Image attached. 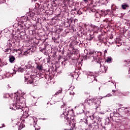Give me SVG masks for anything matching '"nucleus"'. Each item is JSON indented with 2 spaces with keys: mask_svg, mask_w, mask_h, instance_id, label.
Instances as JSON below:
<instances>
[{
  "mask_svg": "<svg viewBox=\"0 0 130 130\" xmlns=\"http://www.w3.org/2000/svg\"><path fill=\"white\" fill-rule=\"evenodd\" d=\"M59 91H57V92L56 93V95H57V94H59V93H60V92H61V89L59 90Z\"/></svg>",
  "mask_w": 130,
  "mask_h": 130,
  "instance_id": "11",
  "label": "nucleus"
},
{
  "mask_svg": "<svg viewBox=\"0 0 130 130\" xmlns=\"http://www.w3.org/2000/svg\"><path fill=\"white\" fill-rule=\"evenodd\" d=\"M127 113L129 112V111H127Z\"/></svg>",
  "mask_w": 130,
  "mask_h": 130,
  "instance_id": "16",
  "label": "nucleus"
},
{
  "mask_svg": "<svg viewBox=\"0 0 130 130\" xmlns=\"http://www.w3.org/2000/svg\"><path fill=\"white\" fill-rule=\"evenodd\" d=\"M9 60L11 62H13V61H14V60H15V57H14L13 56L9 57Z\"/></svg>",
  "mask_w": 130,
  "mask_h": 130,
  "instance_id": "3",
  "label": "nucleus"
},
{
  "mask_svg": "<svg viewBox=\"0 0 130 130\" xmlns=\"http://www.w3.org/2000/svg\"><path fill=\"white\" fill-rule=\"evenodd\" d=\"M111 61V58L110 57H108L107 59V62H109V61Z\"/></svg>",
  "mask_w": 130,
  "mask_h": 130,
  "instance_id": "8",
  "label": "nucleus"
},
{
  "mask_svg": "<svg viewBox=\"0 0 130 130\" xmlns=\"http://www.w3.org/2000/svg\"><path fill=\"white\" fill-rule=\"evenodd\" d=\"M23 128V124L20 123V125L18 127V130H21Z\"/></svg>",
  "mask_w": 130,
  "mask_h": 130,
  "instance_id": "7",
  "label": "nucleus"
},
{
  "mask_svg": "<svg viewBox=\"0 0 130 130\" xmlns=\"http://www.w3.org/2000/svg\"><path fill=\"white\" fill-rule=\"evenodd\" d=\"M91 125H92V124L91 123L88 124V126L90 127V126H91Z\"/></svg>",
  "mask_w": 130,
  "mask_h": 130,
  "instance_id": "13",
  "label": "nucleus"
},
{
  "mask_svg": "<svg viewBox=\"0 0 130 130\" xmlns=\"http://www.w3.org/2000/svg\"><path fill=\"white\" fill-rule=\"evenodd\" d=\"M127 7H128V5H127L126 4L122 5V8L123 10H125V9H126V8H127Z\"/></svg>",
  "mask_w": 130,
  "mask_h": 130,
  "instance_id": "4",
  "label": "nucleus"
},
{
  "mask_svg": "<svg viewBox=\"0 0 130 130\" xmlns=\"http://www.w3.org/2000/svg\"><path fill=\"white\" fill-rule=\"evenodd\" d=\"M120 106H122V105H120Z\"/></svg>",
  "mask_w": 130,
  "mask_h": 130,
  "instance_id": "18",
  "label": "nucleus"
},
{
  "mask_svg": "<svg viewBox=\"0 0 130 130\" xmlns=\"http://www.w3.org/2000/svg\"><path fill=\"white\" fill-rule=\"evenodd\" d=\"M6 125H5V124H2V126H0V128H3V127H5Z\"/></svg>",
  "mask_w": 130,
  "mask_h": 130,
  "instance_id": "10",
  "label": "nucleus"
},
{
  "mask_svg": "<svg viewBox=\"0 0 130 130\" xmlns=\"http://www.w3.org/2000/svg\"><path fill=\"white\" fill-rule=\"evenodd\" d=\"M84 2H87V0H84Z\"/></svg>",
  "mask_w": 130,
  "mask_h": 130,
  "instance_id": "17",
  "label": "nucleus"
},
{
  "mask_svg": "<svg viewBox=\"0 0 130 130\" xmlns=\"http://www.w3.org/2000/svg\"><path fill=\"white\" fill-rule=\"evenodd\" d=\"M106 97H109V95H107Z\"/></svg>",
  "mask_w": 130,
  "mask_h": 130,
  "instance_id": "15",
  "label": "nucleus"
},
{
  "mask_svg": "<svg viewBox=\"0 0 130 130\" xmlns=\"http://www.w3.org/2000/svg\"><path fill=\"white\" fill-rule=\"evenodd\" d=\"M37 69H38V70H39V71H41V70H42V69H43L42 66L38 65L37 67Z\"/></svg>",
  "mask_w": 130,
  "mask_h": 130,
  "instance_id": "6",
  "label": "nucleus"
},
{
  "mask_svg": "<svg viewBox=\"0 0 130 130\" xmlns=\"http://www.w3.org/2000/svg\"><path fill=\"white\" fill-rule=\"evenodd\" d=\"M89 54H91V55H92V54H94V51H90V52H89Z\"/></svg>",
  "mask_w": 130,
  "mask_h": 130,
  "instance_id": "12",
  "label": "nucleus"
},
{
  "mask_svg": "<svg viewBox=\"0 0 130 130\" xmlns=\"http://www.w3.org/2000/svg\"><path fill=\"white\" fill-rule=\"evenodd\" d=\"M14 75H15L16 74V71H14V72L13 73Z\"/></svg>",
  "mask_w": 130,
  "mask_h": 130,
  "instance_id": "14",
  "label": "nucleus"
},
{
  "mask_svg": "<svg viewBox=\"0 0 130 130\" xmlns=\"http://www.w3.org/2000/svg\"><path fill=\"white\" fill-rule=\"evenodd\" d=\"M120 116V114L118 113H115L114 114V117H119Z\"/></svg>",
  "mask_w": 130,
  "mask_h": 130,
  "instance_id": "5",
  "label": "nucleus"
},
{
  "mask_svg": "<svg viewBox=\"0 0 130 130\" xmlns=\"http://www.w3.org/2000/svg\"><path fill=\"white\" fill-rule=\"evenodd\" d=\"M96 99H90V98H87L86 100H85V103H88L89 104V105H92V104L93 103H96Z\"/></svg>",
  "mask_w": 130,
  "mask_h": 130,
  "instance_id": "2",
  "label": "nucleus"
},
{
  "mask_svg": "<svg viewBox=\"0 0 130 130\" xmlns=\"http://www.w3.org/2000/svg\"><path fill=\"white\" fill-rule=\"evenodd\" d=\"M21 99L20 98H17L16 101V104L13 105V107L12 108V109H14V110H16V109H21L22 111H23V107L21 106L20 105V103H21Z\"/></svg>",
  "mask_w": 130,
  "mask_h": 130,
  "instance_id": "1",
  "label": "nucleus"
},
{
  "mask_svg": "<svg viewBox=\"0 0 130 130\" xmlns=\"http://www.w3.org/2000/svg\"><path fill=\"white\" fill-rule=\"evenodd\" d=\"M19 72H21V73H23V72H24V69L19 68Z\"/></svg>",
  "mask_w": 130,
  "mask_h": 130,
  "instance_id": "9",
  "label": "nucleus"
}]
</instances>
